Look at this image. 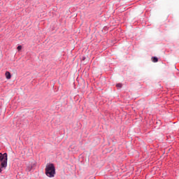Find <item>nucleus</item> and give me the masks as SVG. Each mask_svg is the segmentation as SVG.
<instances>
[{"mask_svg":"<svg viewBox=\"0 0 179 179\" xmlns=\"http://www.w3.org/2000/svg\"><path fill=\"white\" fill-rule=\"evenodd\" d=\"M45 175L47 177H49L50 178H52V177H55V166H54V164H48L46 165L45 169Z\"/></svg>","mask_w":179,"mask_h":179,"instance_id":"nucleus-1","label":"nucleus"},{"mask_svg":"<svg viewBox=\"0 0 179 179\" xmlns=\"http://www.w3.org/2000/svg\"><path fill=\"white\" fill-rule=\"evenodd\" d=\"M0 162H1V167H8V153L2 154L0 152Z\"/></svg>","mask_w":179,"mask_h":179,"instance_id":"nucleus-2","label":"nucleus"},{"mask_svg":"<svg viewBox=\"0 0 179 179\" xmlns=\"http://www.w3.org/2000/svg\"><path fill=\"white\" fill-rule=\"evenodd\" d=\"M36 167V162H29L27 165L26 171L30 172Z\"/></svg>","mask_w":179,"mask_h":179,"instance_id":"nucleus-3","label":"nucleus"},{"mask_svg":"<svg viewBox=\"0 0 179 179\" xmlns=\"http://www.w3.org/2000/svg\"><path fill=\"white\" fill-rule=\"evenodd\" d=\"M5 75H6V79H10V78H12V75H10V72L9 71H6Z\"/></svg>","mask_w":179,"mask_h":179,"instance_id":"nucleus-4","label":"nucleus"},{"mask_svg":"<svg viewBox=\"0 0 179 179\" xmlns=\"http://www.w3.org/2000/svg\"><path fill=\"white\" fill-rule=\"evenodd\" d=\"M152 61L153 62H159V58H157V57H152Z\"/></svg>","mask_w":179,"mask_h":179,"instance_id":"nucleus-5","label":"nucleus"},{"mask_svg":"<svg viewBox=\"0 0 179 179\" xmlns=\"http://www.w3.org/2000/svg\"><path fill=\"white\" fill-rule=\"evenodd\" d=\"M6 169V167H2L1 164H0V173H2V170Z\"/></svg>","mask_w":179,"mask_h":179,"instance_id":"nucleus-6","label":"nucleus"},{"mask_svg":"<svg viewBox=\"0 0 179 179\" xmlns=\"http://www.w3.org/2000/svg\"><path fill=\"white\" fill-rule=\"evenodd\" d=\"M117 87H122V83H118L116 85Z\"/></svg>","mask_w":179,"mask_h":179,"instance_id":"nucleus-7","label":"nucleus"},{"mask_svg":"<svg viewBox=\"0 0 179 179\" xmlns=\"http://www.w3.org/2000/svg\"><path fill=\"white\" fill-rule=\"evenodd\" d=\"M17 49L18 50V51H20V50H22V45H18Z\"/></svg>","mask_w":179,"mask_h":179,"instance_id":"nucleus-8","label":"nucleus"},{"mask_svg":"<svg viewBox=\"0 0 179 179\" xmlns=\"http://www.w3.org/2000/svg\"><path fill=\"white\" fill-rule=\"evenodd\" d=\"M83 60H85V57L83 58Z\"/></svg>","mask_w":179,"mask_h":179,"instance_id":"nucleus-9","label":"nucleus"}]
</instances>
